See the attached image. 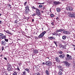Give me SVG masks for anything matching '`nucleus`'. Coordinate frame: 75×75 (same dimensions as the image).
<instances>
[{"label": "nucleus", "instance_id": "nucleus-1", "mask_svg": "<svg viewBox=\"0 0 75 75\" xmlns=\"http://www.w3.org/2000/svg\"><path fill=\"white\" fill-rule=\"evenodd\" d=\"M69 17L71 18H75V13L74 12H69Z\"/></svg>", "mask_w": 75, "mask_h": 75}, {"label": "nucleus", "instance_id": "nucleus-2", "mask_svg": "<svg viewBox=\"0 0 75 75\" xmlns=\"http://www.w3.org/2000/svg\"><path fill=\"white\" fill-rule=\"evenodd\" d=\"M7 68L8 71H11V69H12V68L11 67V65H10V64L8 63L7 64Z\"/></svg>", "mask_w": 75, "mask_h": 75}, {"label": "nucleus", "instance_id": "nucleus-3", "mask_svg": "<svg viewBox=\"0 0 75 75\" xmlns=\"http://www.w3.org/2000/svg\"><path fill=\"white\" fill-rule=\"evenodd\" d=\"M45 64L47 65L50 66V67L52 66V62L50 61L46 62L45 63Z\"/></svg>", "mask_w": 75, "mask_h": 75}, {"label": "nucleus", "instance_id": "nucleus-4", "mask_svg": "<svg viewBox=\"0 0 75 75\" xmlns=\"http://www.w3.org/2000/svg\"><path fill=\"white\" fill-rule=\"evenodd\" d=\"M46 33V32L45 31H44L42 32L41 33L40 35L38 36V37L39 38H42L43 37H44V35Z\"/></svg>", "mask_w": 75, "mask_h": 75}, {"label": "nucleus", "instance_id": "nucleus-5", "mask_svg": "<svg viewBox=\"0 0 75 75\" xmlns=\"http://www.w3.org/2000/svg\"><path fill=\"white\" fill-rule=\"evenodd\" d=\"M36 15H37L38 16H39V17H40V16H41V13H40V11L39 9H36Z\"/></svg>", "mask_w": 75, "mask_h": 75}, {"label": "nucleus", "instance_id": "nucleus-6", "mask_svg": "<svg viewBox=\"0 0 75 75\" xmlns=\"http://www.w3.org/2000/svg\"><path fill=\"white\" fill-rule=\"evenodd\" d=\"M63 63L65 65H66V66L67 67H69L70 66V64H69V63L67 61L63 62Z\"/></svg>", "mask_w": 75, "mask_h": 75}, {"label": "nucleus", "instance_id": "nucleus-7", "mask_svg": "<svg viewBox=\"0 0 75 75\" xmlns=\"http://www.w3.org/2000/svg\"><path fill=\"white\" fill-rule=\"evenodd\" d=\"M66 10H68L69 11H73V8L71 6H68L66 8Z\"/></svg>", "mask_w": 75, "mask_h": 75}, {"label": "nucleus", "instance_id": "nucleus-8", "mask_svg": "<svg viewBox=\"0 0 75 75\" xmlns=\"http://www.w3.org/2000/svg\"><path fill=\"white\" fill-rule=\"evenodd\" d=\"M67 56L68 58H66V60H68V59H69V60H71L72 59V56H69V54H67Z\"/></svg>", "mask_w": 75, "mask_h": 75}, {"label": "nucleus", "instance_id": "nucleus-9", "mask_svg": "<svg viewBox=\"0 0 75 75\" xmlns=\"http://www.w3.org/2000/svg\"><path fill=\"white\" fill-rule=\"evenodd\" d=\"M60 3V2L59 1H55L53 2V4H54V5H55L56 6H57V5H58V4H59Z\"/></svg>", "mask_w": 75, "mask_h": 75}, {"label": "nucleus", "instance_id": "nucleus-10", "mask_svg": "<svg viewBox=\"0 0 75 75\" xmlns=\"http://www.w3.org/2000/svg\"><path fill=\"white\" fill-rule=\"evenodd\" d=\"M64 29H60L59 30H56V31L57 32H62V31H64Z\"/></svg>", "mask_w": 75, "mask_h": 75}, {"label": "nucleus", "instance_id": "nucleus-11", "mask_svg": "<svg viewBox=\"0 0 75 75\" xmlns=\"http://www.w3.org/2000/svg\"><path fill=\"white\" fill-rule=\"evenodd\" d=\"M1 44L2 45H6V42L5 41H1Z\"/></svg>", "mask_w": 75, "mask_h": 75}, {"label": "nucleus", "instance_id": "nucleus-12", "mask_svg": "<svg viewBox=\"0 0 75 75\" xmlns=\"http://www.w3.org/2000/svg\"><path fill=\"white\" fill-rule=\"evenodd\" d=\"M63 33L64 34H68L69 33V32L68 31H63Z\"/></svg>", "mask_w": 75, "mask_h": 75}, {"label": "nucleus", "instance_id": "nucleus-13", "mask_svg": "<svg viewBox=\"0 0 75 75\" xmlns=\"http://www.w3.org/2000/svg\"><path fill=\"white\" fill-rule=\"evenodd\" d=\"M6 38V36L5 35H4L3 36L1 37L0 38L1 40H3V39H5Z\"/></svg>", "mask_w": 75, "mask_h": 75}, {"label": "nucleus", "instance_id": "nucleus-14", "mask_svg": "<svg viewBox=\"0 0 75 75\" xmlns=\"http://www.w3.org/2000/svg\"><path fill=\"white\" fill-rule=\"evenodd\" d=\"M59 57L61 58H65V55L64 54H61L59 56Z\"/></svg>", "mask_w": 75, "mask_h": 75}, {"label": "nucleus", "instance_id": "nucleus-15", "mask_svg": "<svg viewBox=\"0 0 75 75\" xmlns=\"http://www.w3.org/2000/svg\"><path fill=\"white\" fill-rule=\"evenodd\" d=\"M30 8V5H27L26 7H25V8L26 10H30V9H29Z\"/></svg>", "mask_w": 75, "mask_h": 75}, {"label": "nucleus", "instance_id": "nucleus-16", "mask_svg": "<svg viewBox=\"0 0 75 75\" xmlns=\"http://www.w3.org/2000/svg\"><path fill=\"white\" fill-rule=\"evenodd\" d=\"M57 67L62 71H63V69H62V67L61 66H60V65L58 66Z\"/></svg>", "mask_w": 75, "mask_h": 75}, {"label": "nucleus", "instance_id": "nucleus-17", "mask_svg": "<svg viewBox=\"0 0 75 75\" xmlns=\"http://www.w3.org/2000/svg\"><path fill=\"white\" fill-rule=\"evenodd\" d=\"M48 38L49 39H50V40H55V38L54 37H49Z\"/></svg>", "mask_w": 75, "mask_h": 75}, {"label": "nucleus", "instance_id": "nucleus-18", "mask_svg": "<svg viewBox=\"0 0 75 75\" xmlns=\"http://www.w3.org/2000/svg\"><path fill=\"white\" fill-rule=\"evenodd\" d=\"M55 59L57 62H60V60H59V58L56 57L55 58Z\"/></svg>", "mask_w": 75, "mask_h": 75}, {"label": "nucleus", "instance_id": "nucleus-19", "mask_svg": "<svg viewBox=\"0 0 75 75\" xmlns=\"http://www.w3.org/2000/svg\"><path fill=\"white\" fill-rule=\"evenodd\" d=\"M33 52L35 53V54H37L38 52V50H34Z\"/></svg>", "mask_w": 75, "mask_h": 75}, {"label": "nucleus", "instance_id": "nucleus-20", "mask_svg": "<svg viewBox=\"0 0 75 75\" xmlns=\"http://www.w3.org/2000/svg\"><path fill=\"white\" fill-rule=\"evenodd\" d=\"M45 72L46 74L47 75H50V73H49V71H48L47 70L45 71Z\"/></svg>", "mask_w": 75, "mask_h": 75}, {"label": "nucleus", "instance_id": "nucleus-21", "mask_svg": "<svg viewBox=\"0 0 75 75\" xmlns=\"http://www.w3.org/2000/svg\"><path fill=\"white\" fill-rule=\"evenodd\" d=\"M6 33L8 34H10V35H12L13 34L12 33H10L8 30L6 31Z\"/></svg>", "mask_w": 75, "mask_h": 75}, {"label": "nucleus", "instance_id": "nucleus-22", "mask_svg": "<svg viewBox=\"0 0 75 75\" xmlns=\"http://www.w3.org/2000/svg\"><path fill=\"white\" fill-rule=\"evenodd\" d=\"M29 12L30 10H27L26 9L25 11V13L26 14H28V13H29Z\"/></svg>", "mask_w": 75, "mask_h": 75}, {"label": "nucleus", "instance_id": "nucleus-23", "mask_svg": "<svg viewBox=\"0 0 75 75\" xmlns=\"http://www.w3.org/2000/svg\"><path fill=\"white\" fill-rule=\"evenodd\" d=\"M13 75H17V73L16 71H14L13 73Z\"/></svg>", "mask_w": 75, "mask_h": 75}, {"label": "nucleus", "instance_id": "nucleus-24", "mask_svg": "<svg viewBox=\"0 0 75 75\" xmlns=\"http://www.w3.org/2000/svg\"><path fill=\"white\" fill-rule=\"evenodd\" d=\"M31 8H32L33 10H35V9H36V10H37V9H37L36 8H35V7H34V6H33L32 7H31Z\"/></svg>", "mask_w": 75, "mask_h": 75}, {"label": "nucleus", "instance_id": "nucleus-25", "mask_svg": "<svg viewBox=\"0 0 75 75\" xmlns=\"http://www.w3.org/2000/svg\"><path fill=\"white\" fill-rule=\"evenodd\" d=\"M58 74L59 75H62V72L61 71L59 70V72H58Z\"/></svg>", "mask_w": 75, "mask_h": 75}, {"label": "nucleus", "instance_id": "nucleus-26", "mask_svg": "<svg viewBox=\"0 0 75 75\" xmlns=\"http://www.w3.org/2000/svg\"><path fill=\"white\" fill-rule=\"evenodd\" d=\"M57 11L58 12H59L61 11V9L59 8H57Z\"/></svg>", "mask_w": 75, "mask_h": 75}, {"label": "nucleus", "instance_id": "nucleus-27", "mask_svg": "<svg viewBox=\"0 0 75 75\" xmlns=\"http://www.w3.org/2000/svg\"><path fill=\"white\" fill-rule=\"evenodd\" d=\"M62 38L63 40H65L66 39V36H63Z\"/></svg>", "mask_w": 75, "mask_h": 75}, {"label": "nucleus", "instance_id": "nucleus-28", "mask_svg": "<svg viewBox=\"0 0 75 75\" xmlns=\"http://www.w3.org/2000/svg\"><path fill=\"white\" fill-rule=\"evenodd\" d=\"M58 52L60 54H62V52L61 51H59Z\"/></svg>", "mask_w": 75, "mask_h": 75}, {"label": "nucleus", "instance_id": "nucleus-29", "mask_svg": "<svg viewBox=\"0 0 75 75\" xmlns=\"http://www.w3.org/2000/svg\"><path fill=\"white\" fill-rule=\"evenodd\" d=\"M26 74V72L25 71H23V74L22 75H25V74Z\"/></svg>", "mask_w": 75, "mask_h": 75}, {"label": "nucleus", "instance_id": "nucleus-30", "mask_svg": "<svg viewBox=\"0 0 75 75\" xmlns=\"http://www.w3.org/2000/svg\"><path fill=\"white\" fill-rule=\"evenodd\" d=\"M3 36H4V34L2 33H0V37H3Z\"/></svg>", "mask_w": 75, "mask_h": 75}, {"label": "nucleus", "instance_id": "nucleus-31", "mask_svg": "<svg viewBox=\"0 0 75 75\" xmlns=\"http://www.w3.org/2000/svg\"><path fill=\"white\" fill-rule=\"evenodd\" d=\"M54 42L55 44V45L57 46V41H54Z\"/></svg>", "mask_w": 75, "mask_h": 75}, {"label": "nucleus", "instance_id": "nucleus-32", "mask_svg": "<svg viewBox=\"0 0 75 75\" xmlns=\"http://www.w3.org/2000/svg\"><path fill=\"white\" fill-rule=\"evenodd\" d=\"M26 71H27L29 73L30 72V71H29V70L28 69H25Z\"/></svg>", "mask_w": 75, "mask_h": 75}, {"label": "nucleus", "instance_id": "nucleus-33", "mask_svg": "<svg viewBox=\"0 0 75 75\" xmlns=\"http://www.w3.org/2000/svg\"><path fill=\"white\" fill-rule=\"evenodd\" d=\"M50 16L51 17H54V15L53 14H51L50 15Z\"/></svg>", "mask_w": 75, "mask_h": 75}, {"label": "nucleus", "instance_id": "nucleus-34", "mask_svg": "<svg viewBox=\"0 0 75 75\" xmlns=\"http://www.w3.org/2000/svg\"><path fill=\"white\" fill-rule=\"evenodd\" d=\"M4 40L6 42H8V40L7 39H5Z\"/></svg>", "mask_w": 75, "mask_h": 75}, {"label": "nucleus", "instance_id": "nucleus-35", "mask_svg": "<svg viewBox=\"0 0 75 75\" xmlns=\"http://www.w3.org/2000/svg\"><path fill=\"white\" fill-rule=\"evenodd\" d=\"M62 48H63L64 49H65L66 48L65 46L62 45Z\"/></svg>", "mask_w": 75, "mask_h": 75}, {"label": "nucleus", "instance_id": "nucleus-36", "mask_svg": "<svg viewBox=\"0 0 75 75\" xmlns=\"http://www.w3.org/2000/svg\"><path fill=\"white\" fill-rule=\"evenodd\" d=\"M59 35V36L60 35H61V33H57V35Z\"/></svg>", "mask_w": 75, "mask_h": 75}, {"label": "nucleus", "instance_id": "nucleus-37", "mask_svg": "<svg viewBox=\"0 0 75 75\" xmlns=\"http://www.w3.org/2000/svg\"><path fill=\"white\" fill-rule=\"evenodd\" d=\"M8 7H10V8H11V5L10 4H8Z\"/></svg>", "mask_w": 75, "mask_h": 75}, {"label": "nucleus", "instance_id": "nucleus-38", "mask_svg": "<svg viewBox=\"0 0 75 75\" xmlns=\"http://www.w3.org/2000/svg\"><path fill=\"white\" fill-rule=\"evenodd\" d=\"M59 47L61 48H62V45L61 44H60L59 45Z\"/></svg>", "mask_w": 75, "mask_h": 75}, {"label": "nucleus", "instance_id": "nucleus-39", "mask_svg": "<svg viewBox=\"0 0 75 75\" xmlns=\"http://www.w3.org/2000/svg\"><path fill=\"white\" fill-rule=\"evenodd\" d=\"M39 7L41 8V7H42V5H39Z\"/></svg>", "mask_w": 75, "mask_h": 75}, {"label": "nucleus", "instance_id": "nucleus-40", "mask_svg": "<svg viewBox=\"0 0 75 75\" xmlns=\"http://www.w3.org/2000/svg\"><path fill=\"white\" fill-rule=\"evenodd\" d=\"M36 15V14L35 13H34V14L32 15V16H35V15Z\"/></svg>", "mask_w": 75, "mask_h": 75}, {"label": "nucleus", "instance_id": "nucleus-41", "mask_svg": "<svg viewBox=\"0 0 75 75\" xmlns=\"http://www.w3.org/2000/svg\"><path fill=\"white\" fill-rule=\"evenodd\" d=\"M27 2H25V3H24V5L25 6V5H26V4H27Z\"/></svg>", "mask_w": 75, "mask_h": 75}, {"label": "nucleus", "instance_id": "nucleus-42", "mask_svg": "<svg viewBox=\"0 0 75 75\" xmlns=\"http://www.w3.org/2000/svg\"><path fill=\"white\" fill-rule=\"evenodd\" d=\"M35 39H38V38L37 37H35Z\"/></svg>", "mask_w": 75, "mask_h": 75}, {"label": "nucleus", "instance_id": "nucleus-43", "mask_svg": "<svg viewBox=\"0 0 75 75\" xmlns=\"http://www.w3.org/2000/svg\"><path fill=\"white\" fill-rule=\"evenodd\" d=\"M1 48L2 51H3V50H4V47L2 46V48Z\"/></svg>", "mask_w": 75, "mask_h": 75}, {"label": "nucleus", "instance_id": "nucleus-44", "mask_svg": "<svg viewBox=\"0 0 75 75\" xmlns=\"http://www.w3.org/2000/svg\"><path fill=\"white\" fill-rule=\"evenodd\" d=\"M4 59H5V60H7V58H6V57H4Z\"/></svg>", "mask_w": 75, "mask_h": 75}, {"label": "nucleus", "instance_id": "nucleus-45", "mask_svg": "<svg viewBox=\"0 0 75 75\" xmlns=\"http://www.w3.org/2000/svg\"><path fill=\"white\" fill-rule=\"evenodd\" d=\"M52 35H56V34L55 33H53L52 34Z\"/></svg>", "mask_w": 75, "mask_h": 75}, {"label": "nucleus", "instance_id": "nucleus-46", "mask_svg": "<svg viewBox=\"0 0 75 75\" xmlns=\"http://www.w3.org/2000/svg\"><path fill=\"white\" fill-rule=\"evenodd\" d=\"M51 25H54V23H51Z\"/></svg>", "mask_w": 75, "mask_h": 75}, {"label": "nucleus", "instance_id": "nucleus-47", "mask_svg": "<svg viewBox=\"0 0 75 75\" xmlns=\"http://www.w3.org/2000/svg\"><path fill=\"white\" fill-rule=\"evenodd\" d=\"M3 55L2 54L0 55V57H3Z\"/></svg>", "mask_w": 75, "mask_h": 75}, {"label": "nucleus", "instance_id": "nucleus-48", "mask_svg": "<svg viewBox=\"0 0 75 75\" xmlns=\"http://www.w3.org/2000/svg\"><path fill=\"white\" fill-rule=\"evenodd\" d=\"M34 19H33L32 20V21L33 22H34Z\"/></svg>", "mask_w": 75, "mask_h": 75}, {"label": "nucleus", "instance_id": "nucleus-49", "mask_svg": "<svg viewBox=\"0 0 75 75\" xmlns=\"http://www.w3.org/2000/svg\"><path fill=\"white\" fill-rule=\"evenodd\" d=\"M40 75V74L39 73H38V74H37V75Z\"/></svg>", "mask_w": 75, "mask_h": 75}, {"label": "nucleus", "instance_id": "nucleus-50", "mask_svg": "<svg viewBox=\"0 0 75 75\" xmlns=\"http://www.w3.org/2000/svg\"><path fill=\"white\" fill-rule=\"evenodd\" d=\"M44 4V3H39V4Z\"/></svg>", "mask_w": 75, "mask_h": 75}, {"label": "nucleus", "instance_id": "nucleus-51", "mask_svg": "<svg viewBox=\"0 0 75 75\" xmlns=\"http://www.w3.org/2000/svg\"><path fill=\"white\" fill-rule=\"evenodd\" d=\"M41 12L42 13H44V11H41Z\"/></svg>", "mask_w": 75, "mask_h": 75}, {"label": "nucleus", "instance_id": "nucleus-52", "mask_svg": "<svg viewBox=\"0 0 75 75\" xmlns=\"http://www.w3.org/2000/svg\"><path fill=\"white\" fill-rule=\"evenodd\" d=\"M74 67H75V63L74 64Z\"/></svg>", "mask_w": 75, "mask_h": 75}, {"label": "nucleus", "instance_id": "nucleus-53", "mask_svg": "<svg viewBox=\"0 0 75 75\" xmlns=\"http://www.w3.org/2000/svg\"><path fill=\"white\" fill-rule=\"evenodd\" d=\"M58 17H57V18H56V20H57V19H58Z\"/></svg>", "mask_w": 75, "mask_h": 75}, {"label": "nucleus", "instance_id": "nucleus-54", "mask_svg": "<svg viewBox=\"0 0 75 75\" xmlns=\"http://www.w3.org/2000/svg\"><path fill=\"white\" fill-rule=\"evenodd\" d=\"M42 64H45V62H43L42 63Z\"/></svg>", "mask_w": 75, "mask_h": 75}, {"label": "nucleus", "instance_id": "nucleus-55", "mask_svg": "<svg viewBox=\"0 0 75 75\" xmlns=\"http://www.w3.org/2000/svg\"><path fill=\"white\" fill-rule=\"evenodd\" d=\"M62 1H65V0H61Z\"/></svg>", "mask_w": 75, "mask_h": 75}, {"label": "nucleus", "instance_id": "nucleus-56", "mask_svg": "<svg viewBox=\"0 0 75 75\" xmlns=\"http://www.w3.org/2000/svg\"><path fill=\"white\" fill-rule=\"evenodd\" d=\"M51 8L50 9V12H51Z\"/></svg>", "mask_w": 75, "mask_h": 75}, {"label": "nucleus", "instance_id": "nucleus-57", "mask_svg": "<svg viewBox=\"0 0 75 75\" xmlns=\"http://www.w3.org/2000/svg\"><path fill=\"white\" fill-rule=\"evenodd\" d=\"M0 23H1V21H0Z\"/></svg>", "mask_w": 75, "mask_h": 75}, {"label": "nucleus", "instance_id": "nucleus-58", "mask_svg": "<svg viewBox=\"0 0 75 75\" xmlns=\"http://www.w3.org/2000/svg\"><path fill=\"white\" fill-rule=\"evenodd\" d=\"M18 71H20V69H19V68L18 69Z\"/></svg>", "mask_w": 75, "mask_h": 75}, {"label": "nucleus", "instance_id": "nucleus-59", "mask_svg": "<svg viewBox=\"0 0 75 75\" xmlns=\"http://www.w3.org/2000/svg\"><path fill=\"white\" fill-rule=\"evenodd\" d=\"M1 16V14L0 13V16Z\"/></svg>", "mask_w": 75, "mask_h": 75}, {"label": "nucleus", "instance_id": "nucleus-60", "mask_svg": "<svg viewBox=\"0 0 75 75\" xmlns=\"http://www.w3.org/2000/svg\"><path fill=\"white\" fill-rule=\"evenodd\" d=\"M73 46H74V47H75V45H73Z\"/></svg>", "mask_w": 75, "mask_h": 75}, {"label": "nucleus", "instance_id": "nucleus-61", "mask_svg": "<svg viewBox=\"0 0 75 75\" xmlns=\"http://www.w3.org/2000/svg\"><path fill=\"white\" fill-rule=\"evenodd\" d=\"M47 58H48V59H50V57H47Z\"/></svg>", "mask_w": 75, "mask_h": 75}, {"label": "nucleus", "instance_id": "nucleus-62", "mask_svg": "<svg viewBox=\"0 0 75 75\" xmlns=\"http://www.w3.org/2000/svg\"><path fill=\"white\" fill-rule=\"evenodd\" d=\"M43 8L44 9L45 8V7Z\"/></svg>", "mask_w": 75, "mask_h": 75}]
</instances>
